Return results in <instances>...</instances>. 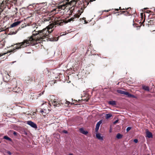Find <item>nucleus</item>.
Here are the masks:
<instances>
[{"label": "nucleus", "mask_w": 155, "mask_h": 155, "mask_svg": "<svg viewBox=\"0 0 155 155\" xmlns=\"http://www.w3.org/2000/svg\"><path fill=\"white\" fill-rule=\"evenodd\" d=\"M64 22L63 20H61L60 18H55L54 22L50 24L46 28L41 30L36 31L35 30L33 31L31 37L27 38L22 42L17 44L16 49L27 47L30 45H34L41 42V41H45L44 39L45 38H48L50 37L49 34L53 31L52 28L54 26L56 25H61Z\"/></svg>", "instance_id": "1"}, {"label": "nucleus", "mask_w": 155, "mask_h": 155, "mask_svg": "<svg viewBox=\"0 0 155 155\" xmlns=\"http://www.w3.org/2000/svg\"><path fill=\"white\" fill-rule=\"evenodd\" d=\"M78 1V0H68L64 2L62 4L58 6L57 8L53 9L51 12H53L55 11V13L54 12V13L56 14L59 11H61L62 9L64 10L66 8H67L68 9H69L71 8V6L74 7V6Z\"/></svg>", "instance_id": "2"}, {"label": "nucleus", "mask_w": 155, "mask_h": 155, "mask_svg": "<svg viewBox=\"0 0 155 155\" xmlns=\"http://www.w3.org/2000/svg\"><path fill=\"white\" fill-rule=\"evenodd\" d=\"M89 2L88 0H87V1L85 0L83 4H81L82 5L81 6V10H78V14L74 15L75 18H78L79 17L80 15H81L83 12L84 9L82 8V7H83L84 8H85L88 5Z\"/></svg>", "instance_id": "3"}, {"label": "nucleus", "mask_w": 155, "mask_h": 155, "mask_svg": "<svg viewBox=\"0 0 155 155\" xmlns=\"http://www.w3.org/2000/svg\"><path fill=\"white\" fill-rule=\"evenodd\" d=\"M27 124L34 128L36 129L37 128V126L36 124L31 121H28L27 122Z\"/></svg>", "instance_id": "4"}, {"label": "nucleus", "mask_w": 155, "mask_h": 155, "mask_svg": "<svg viewBox=\"0 0 155 155\" xmlns=\"http://www.w3.org/2000/svg\"><path fill=\"white\" fill-rule=\"evenodd\" d=\"M101 123H102L101 120H100L99 122H98L97 123V124L96 125V128L95 129V132H98V130L99 129L100 126L101 124Z\"/></svg>", "instance_id": "5"}, {"label": "nucleus", "mask_w": 155, "mask_h": 155, "mask_svg": "<svg viewBox=\"0 0 155 155\" xmlns=\"http://www.w3.org/2000/svg\"><path fill=\"white\" fill-rule=\"evenodd\" d=\"M146 134L147 137L149 138H152L153 137L152 133L149 131L147 129L146 130Z\"/></svg>", "instance_id": "6"}, {"label": "nucleus", "mask_w": 155, "mask_h": 155, "mask_svg": "<svg viewBox=\"0 0 155 155\" xmlns=\"http://www.w3.org/2000/svg\"><path fill=\"white\" fill-rule=\"evenodd\" d=\"M21 23V21H17L16 22H15L11 25L10 28H12L15 27L19 24Z\"/></svg>", "instance_id": "7"}, {"label": "nucleus", "mask_w": 155, "mask_h": 155, "mask_svg": "<svg viewBox=\"0 0 155 155\" xmlns=\"http://www.w3.org/2000/svg\"><path fill=\"white\" fill-rule=\"evenodd\" d=\"M52 104L54 106L58 107L59 105V103L56 99H54V103H52Z\"/></svg>", "instance_id": "8"}, {"label": "nucleus", "mask_w": 155, "mask_h": 155, "mask_svg": "<svg viewBox=\"0 0 155 155\" xmlns=\"http://www.w3.org/2000/svg\"><path fill=\"white\" fill-rule=\"evenodd\" d=\"M117 92L120 94H124L126 95H127V94H128V92H127L125 91L122 90H117Z\"/></svg>", "instance_id": "9"}, {"label": "nucleus", "mask_w": 155, "mask_h": 155, "mask_svg": "<svg viewBox=\"0 0 155 155\" xmlns=\"http://www.w3.org/2000/svg\"><path fill=\"white\" fill-rule=\"evenodd\" d=\"M96 137L99 140H103V137L101 136V135L99 133H97L96 134Z\"/></svg>", "instance_id": "10"}, {"label": "nucleus", "mask_w": 155, "mask_h": 155, "mask_svg": "<svg viewBox=\"0 0 155 155\" xmlns=\"http://www.w3.org/2000/svg\"><path fill=\"white\" fill-rule=\"evenodd\" d=\"M79 130L80 132L83 134L86 135L88 133V132L84 130L83 128H80Z\"/></svg>", "instance_id": "11"}, {"label": "nucleus", "mask_w": 155, "mask_h": 155, "mask_svg": "<svg viewBox=\"0 0 155 155\" xmlns=\"http://www.w3.org/2000/svg\"><path fill=\"white\" fill-rule=\"evenodd\" d=\"M31 114V118L34 119H35L36 118V114L35 112H34L32 113V114Z\"/></svg>", "instance_id": "12"}, {"label": "nucleus", "mask_w": 155, "mask_h": 155, "mask_svg": "<svg viewBox=\"0 0 155 155\" xmlns=\"http://www.w3.org/2000/svg\"><path fill=\"white\" fill-rule=\"evenodd\" d=\"M142 88L144 90L149 91L150 89L148 87L146 86L145 85L142 86Z\"/></svg>", "instance_id": "13"}, {"label": "nucleus", "mask_w": 155, "mask_h": 155, "mask_svg": "<svg viewBox=\"0 0 155 155\" xmlns=\"http://www.w3.org/2000/svg\"><path fill=\"white\" fill-rule=\"evenodd\" d=\"M108 104H110L114 105L116 104V103L115 101H111L108 102Z\"/></svg>", "instance_id": "14"}, {"label": "nucleus", "mask_w": 155, "mask_h": 155, "mask_svg": "<svg viewBox=\"0 0 155 155\" xmlns=\"http://www.w3.org/2000/svg\"><path fill=\"white\" fill-rule=\"evenodd\" d=\"M44 20V21H49L51 20L50 17H48L45 18H44L43 19Z\"/></svg>", "instance_id": "15"}, {"label": "nucleus", "mask_w": 155, "mask_h": 155, "mask_svg": "<svg viewBox=\"0 0 155 155\" xmlns=\"http://www.w3.org/2000/svg\"><path fill=\"white\" fill-rule=\"evenodd\" d=\"M123 136L122 135L118 133L116 137L118 139H120Z\"/></svg>", "instance_id": "16"}, {"label": "nucleus", "mask_w": 155, "mask_h": 155, "mask_svg": "<svg viewBox=\"0 0 155 155\" xmlns=\"http://www.w3.org/2000/svg\"><path fill=\"white\" fill-rule=\"evenodd\" d=\"M112 116V115L110 114H106V118L108 119Z\"/></svg>", "instance_id": "17"}, {"label": "nucleus", "mask_w": 155, "mask_h": 155, "mask_svg": "<svg viewBox=\"0 0 155 155\" xmlns=\"http://www.w3.org/2000/svg\"><path fill=\"white\" fill-rule=\"evenodd\" d=\"M35 4H32L30 5L28 7V8H33L35 6Z\"/></svg>", "instance_id": "18"}, {"label": "nucleus", "mask_w": 155, "mask_h": 155, "mask_svg": "<svg viewBox=\"0 0 155 155\" xmlns=\"http://www.w3.org/2000/svg\"><path fill=\"white\" fill-rule=\"evenodd\" d=\"M127 96L128 97H133V98L135 97V96L134 95H132V94L129 93L128 92V94H127Z\"/></svg>", "instance_id": "19"}, {"label": "nucleus", "mask_w": 155, "mask_h": 155, "mask_svg": "<svg viewBox=\"0 0 155 155\" xmlns=\"http://www.w3.org/2000/svg\"><path fill=\"white\" fill-rule=\"evenodd\" d=\"M40 12H39L40 13H42L44 12H46L44 8H41L40 10Z\"/></svg>", "instance_id": "20"}, {"label": "nucleus", "mask_w": 155, "mask_h": 155, "mask_svg": "<svg viewBox=\"0 0 155 155\" xmlns=\"http://www.w3.org/2000/svg\"><path fill=\"white\" fill-rule=\"evenodd\" d=\"M4 138L5 139L7 140H8L9 141L11 140V139L9 137H8L7 136H5L4 137Z\"/></svg>", "instance_id": "21"}, {"label": "nucleus", "mask_w": 155, "mask_h": 155, "mask_svg": "<svg viewBox=\"0 0 155 155\" xmlns=\"http://www.w3.org/2000/svg\"><path fill=\"white\" fill-rule=\"evenodd\" d=\"M131 128L130 127H128L127 128L126 130L127 132H128L131 129Z\"/></svg>", "instance_id": "22"}, {"label": "nucleus", "mask_w": 155, "mask_h": 155, "mask_svg": "<svg viewBox=\"0 0 155 155\" xmlns=\"http://www.w3.org/2000/svg\"><path fill=\"white\" fill-rule=\"evenodd\" d=\"M44 91L41 92V93H40V94H38V97H40V96H41V95L43 94H44Z\"/></svg>", "instance_id": "23"}, {"label": "nucleus", "mask_w": 155, "mask_h": 155, "mask_svg": "<svg viewBox=\"0 0 155 155\" xmlns=\"http://www.w3.org/2000/svg\"><path fill=\"white\" fill-rule=\"evenodd\" d=\"M144 11V12H146L147 13H150V12H151V11L150 10H147L146 12L145 11Z\"/></svg>", "instance_id": "24"}, {"label": "nucleus", "mask_w": 155, "mask_h": 155, "mask_svg": "<svg viewBox=\"0 0 155 155\" xmlns=\"http://www.w3.org/2000/svg\"><path fill=\"white\" fill-rule=\"evenodd\" d=\"M56 3L55 2H51L50 3V4L51 5H54L55 4H56Z\"/></svg>", "instance_id": "25"}, {"label": "nucleus", "mask_w": 155, "mask_h": 155, "mask_svg": "<svg viewBox=\"0 0 155 155\" xmlns=\"http://www.w3.org/2000/svg\"><path fill=\"white\" fill-rule=\"evenodd\" d=\"M65 134H67L68 133V131L66 130H63L62 131Z\"/></svg>", "instance_id": "26"}, {"label": "nucleus", "mask_w": 155, "mask_h": 155, "mask_svg": "<svg viewBox=\"0 0 155 155\" xmlns=\"http://www.w3.org/2000/svg\"><path fill=\"white\" fill-rule=\"evenodd\" d=\"M134 141L135 143H137L138 142V140L137 139H135L134 140Z\"/></svg>", "instance_id": "27"}, {"label": "nucleus", "mask_w": 155, "mask_h": 155, "mask_svg": "<svg viewBox=\"0 0 155 155\" xmlns=\"http://www.w3.org/2000/svg\"><path fill=\"white\" fill-rule=\"evenodd\" d=\"M7 153H8L9 155H11V152L10 151H7Z\"/></svg>", "instance_id": "28"}, {"label": "nucleus", "mask_w": 155, "mask_h": 155, "mask_svg": "<svg viewBox=\"0 0 155 155\" xmlns=\"http://www.w3.org/2000/svg\"><path fill=\"white\" fill-rule=\"evenodd\" d=\"M111 9H109V10H104V12H108L109 11H111Z\"/></svg>", "instance_id": "29"}, {"label": "nucleus", "mask_w": 155, "mask_h": 155, "mask_svg": "<svg viewBox=\"0 0 155 155\" xmlns=\"http://www.w3.org/2000/svg\"><path fill=\"white\" fill-rule=\"evenodd\" d=\"M118 120H115L114 122V124H116V123H117L118 122Z\"/></svg>", "instance_id": "30"}, {"label": "nucleus", "mask_w": 155, "mask_h": 155, "mask_svg": "<svg viewBox=\"0 0 155 155\" xmlns=\"http://www.w3.org/2000/svg\"><path fill=\"white\" fill-rule=\"evenodd\" d=\"M140 16L141 18L143 17V13H140Z\"/></svg>", "instance_id": "31"}, {"label": "nucleus", "mask_w": 155, "mask_h": 155, "mask_svg": "<svg viewBox=\"0 0 155 155\" xmlns=\"http://www.w3.org/2000/svg\"><path fill=\"white\" fill-rule=\"evenodd\" d=\"M74 18H71V19H69L68 20V22H70L71 21V20H73V19H74Z\"/></svg>", "instance_id": "32"}, {"label": "nucleus", "mask_w": 155, "mask_h": 155, "mask_svg": "<svg viewBox=\"0 0 155 155\" xmlns=\"http://www.w3.org/2000/svg\"><path fill=\"white\" fill-rule=\"evenodd\" d=\"M66 104H68V105L70 104V102L69 101H67L66 102Z\"/></svg>", "instance_id": "33"}, {"label": "nucleus", "mask_w": 155, "mask_h": 155, "mask_svg": "<svg viewBox=\"0 0 155 155\" xmlns=\"http://www.w3.org/2000/svg\"><path fill=\"white\" fill-rule=\"evenodd\" d=\"M7 53H5L3 54H0V57L3 55H5Z\"/></svg>", "instance_id": "34"}, {"label": "nucleus", "mask_w": 155, "mask_h": 155, "mask_svg": "<svg viewBox=\"0 0 155 155\" xmlns=\"http://www.w3.org/2000/svg\"><path fill=\"white\" fill-rule=\"evenodd\" d=\"M44 110H45V109H44V110H43V109L41 110L40 111V112L41 113H42L44 112Z\"/></svg>", "instance_id": "35"}, {"label": "nucleus", "mask_w": 155, "mask_h": 155, "mask_svg": "<svg viewBox=\"0 0 155 155\" xmlns=\"http://www.w3.org/2000/svg\"><path fill=\"white\" fill-rule=\"evenodd\" d=\"M95 0H88V1H89V2H91L93 1H94Z\"/></svg>", "instance_id": "36"}, {"label": "nucleus", "mask_w": 155, "mask_h": 155, "mask_svg": "<svg viewBox=\"0 0 155 155\" xmlns=\"http://www.w3.org/2000/svg\"><path fill=\"white\" fill-rule=\"evenodd\" d=\"M17 32V31H16V32H12V34H15Z\"/></svg>", "instance_id": "37"}, {"label": "nucleus", "mask_w": 155, "mask_h": 155, "mask_svg": "<svg viewBox=\"0 0 155 155\" xmlns=\"http://www.w3.org/2000/svg\"><path fill=\"white\" fill-rule=\"evenodd\" d=\"M16 62V61H15L14 62H11V63H10L11 64H13L14 62Z\"/></svg>", "instance_id": "38"}, {"label": "nucleus", "mask_w": 155, "mask_h": 155, "mask_svg": "<svg viewBox=\"0 0 155 155\" xmlns=\"http://www.w3.org/2000/svg\"><path fill=\"white\" fill-rule=\"evenodd\" d=\"M14 135H16V133L15 132H14Z\"/></svg>", "instance_id": "39"}, {"label": "nucleus", "mask_w": 155, "mask_h": 155, "mask_svg": "<svg viewBox=\"0 0 155 155\" xmlns=\"http://www.w3.org/2000/svg\"><path fill=\"white\" fill-rule=\"evenodd\" d=\"M32 26H33V27H35V25H32Z\"/></svg>", "instance_id": "40"}, {"label": "nucleus", "mask_w": 155, "mask_h": 155, "mask_svg": "<svg viewBox=\"0 0 155 155\" xmlns=\"http://www.w3.org/2000/svg\"><path fill=\"white\" fill-rule=\"evenodd\" d=\"M2 11V9H0V14H1V12Z\"/></svg>", "instance_id": "41"}, {"label": "nucleus", "mask_w": 155, "mask_h": 155, "mask_svg": "<svg viewBox=\"0 0 155 155\" xmlns=\"http://www.w3.org/2000/svg\"><path fill=\"white\" fill-rule=\"evenodd\" d=\"M66 35V34H62V35H61V36H63V35Z\"/></svg>", "instance_id": "42"}, {"label": "nucleus", "mask_w": 155, "mask_h": 155, "mask_svg": "<svg viewBox=\"0 0 155 155\" xmlns=\"http://www.w3.org/2000/svg\"><path fill=\"white\" fill-rule=\"evenodd\" d=\"M84 22H85V23H86V24L87 23V22L85 20Z\"/></svg>", "instance_id": "43"}, {"label": "nucleus", "mask_w": 155, "mask_h": 155, "mask_svg": "<svg viewBox=\"0 0 155 155\" xmlns=\"http://www.w3.org/2000/svg\"><path fill=\"white\" fill-rule=\"evenodd\" d=\"M69 155H73L72 154V153H70Z\"/></svg>", "instance_id": "44"}, {"label": "nucleus", "mask_w": 155, "mask_h": 155, "mask_svg": "<svg viewBox=\"0 0 155 155\" xmlns=\"http://www.w3.org/2000/svg\"><path fill=\"white\" fill-rule=\"evenodd\" d=\"M115 10L117 11H118V9H115Z\"/></svg>", "instance_id": "45"}, {"label": "nucleus", "mask_w": 155, "mask_h": 155, "mask_svg": "<svg viewBox=\"0 0 155 155\" xmlns=\"http://www.w3.org/2000/svg\"><path fill=\"white\" fill-rule=\"evenodd\" d=\"M153 10H154V12H155V8Z\"/></svg>", "instance_id": "46"}, {"label": "nucleus", "mask_w": 155, "mask_h": 155, "mask_svg": "<svg viewBox=\"0 0 155 155\" xmlns=\"http://www.w3.org/2000/svg\"><path fill=\"white\" fill-rule=\"evenodd\" d=\"M83 19L84 20V19H85V18H83Z\"/></svg>", "instance_id": "47"}, {"label": "nucleus", "mask_w": 155, "mask_h": 155, "mask_svg": "<svg viewBox=\"0 0 155 155\" xmlns=\"http://www.w3.org/2000/svg\"><path fill=\"white\" fill-rule=\"evenodd\" d=\"M125 12H127V11H125ZM123 12H125V11H123Z\"/></svg>", "instance_id": "48"}, {"label": "nucleus", "mask_w": 155, "mask_h": 155, "mask_svg": "<svg viewBox=\"0 0 155 155\" xmlns=\"http://www.w3.org/2000/svg\"><path fill=\"white\" fill-rule=\"evenodd\" d=\"M147 155H149V154H148Z\"/></svg>", "instance_id": "49"}]
</instances>
